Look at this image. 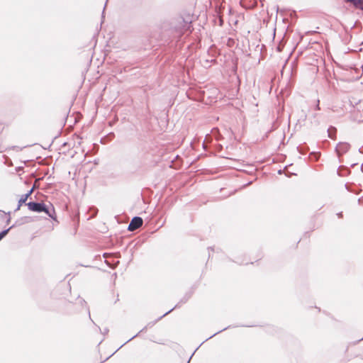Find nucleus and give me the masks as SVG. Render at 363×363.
Wrapping results in <instances>:
<instances>
[{
	"mask_svg": "<svg viewBox=\"0 0 363 363\" xmlns=\"http://www.w3.org/2000/svg\"><path fill=\"white\" fill-rule=\"evenodd\" d=\"M28 208L30 211L33 212H45L48 215L50 216L49 211L47 209L45 205L42 203L29 202L27 203Z\"/></svg>",
	"mask_w": 363,
	"mask_h": 363,
	"instance_id": "f257e3e1",
	"label": "nucleus"
},
{
	"mask_svg": "<svg viewBox=\"0 0 363 363\" xmlns=\"http://www.w3.org/2000/svg\"><path fill=\"white\" fill-rule=\"evenodd\" d=\"M143 225V219L140 217H135L130 221L128 225V230L133 231L139 228Z\"/></svg>",
	"mask_w": 363,
	"mask_h": 363,
	"instance_id": "f03ea898",
	"label": "nucleus"
},
{
	"mask_svg": "<svg viewBox=\"0 0 363 363\" xmlns=\"http://www.w3.org/2000/svg\"><path fill=\"white\" fill-rule=\"evenodd\" d=\"M350 145L347 143H340L336 147V150L339 155L344 154L350 149Z\"/></svg>",
	"mask_w": 363,
	"mask_h": 363,
	"instance_id": "7ed1b4c3",
	"label": "nucleus"
},
{
	"mask_svg": "<svg viewBox=\"0 0 363 363\" xmlns=\"http://www.w3.org/2000/svg\"><path fill=\"white\" fill-rule=\"evenodd\" d=\"M33 189H31L30 191H28L27 194L23 195L18 201V206H21L23 203H26L28 198L32 194Z\"/></svg>",
	"mask_w": 363,
	"mask_h": 363,
	"instance_id": "20e7f679",
	"label": "nucleus"
},
{
	"mask_svg": "<svg viewBox=\"0 0 363 363\" xmlns=\"http://www.w3.org/2000/svg\"><path fill=\"white\" fill-rule=\"evenodd\" d=\"M353 5L362 10H363V0H350Z\"/></svg>",
	"mask_w": 363,
	"mask_h": 363,
	"instance_id": "39448f33",
	"label": "nucleus"
},
{
	"mask_svg": "<svg viewBox=\"0 0 363 363\" xmlns=\"http://www.w3.org/2000/svg\"><path fill=\"white\" fill-rule=\"evenodd\" d=\"M9 230H3L0 233V240L7 234Z\"/></svg>",
	"mask_w": 363,
	"mask_h": 363,
	"instance_id": "423d86ee",
	"label": "nucleus"
},
{
	"mask_svg": "<svg viewBox=\"0 0 363 363\" xmlns=\"http://www.w3.org/2000/svg\"><path fill=\"white\" fill-rule=\"evenodd\" d=\"M317 108L319 110L320 109V107H319V104H318L317 105Z\"/></svg>",
	"mask_w": 363,
	"mask_h": 363,
	"instance_id": "0eeeda50",
	"label": "nucleus"
}]
</instances>
